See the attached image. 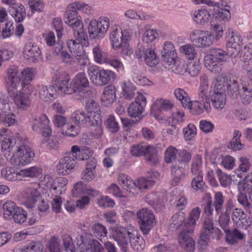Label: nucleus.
<instances>
[{
    "label": "nucleus",
    "mask_w": 252,
    "mask_h": 252,
    "mask_svg": "<svg viewBox=\"0 0 252 252\" xmlns=\"http://www.w3.org/2000/svg\"><path fill=\"white\" fill-rule=\"evenodd\" d=\"M209 78L203 74L200 77V85L198 91V100L193 101L192 109L196 113H209L211 110L210 102L208 98Z\"/></svg>",
    "instance_id": "1"
},
{
    "label": "nucleus",
    "mask_w": 252,
    "mask_h": 252,
    "mask_svg": "<svg viewBox=\"0 0 252 252\" xmlns=\"http://www.w3.org/2000/svg\"><path fill=\"white\" fill-rule=\"evenodd\" d=\"M221 236V231L215 226L212 218L205 217L198 241L199 249L204 250L208 245L211 237L219 240Z\"/></svg>",
    "instance_id": "2"
},
{
    "label": "nucleus",
    "mask_w": 252,
    "mask_h": 252,
    "mask_svg": "<svg viewBox=\"0 0 252 252\" xmlns=\"http://www.w3.org/2000/svg\"><path fill=\"white\" fill-rule=\"evenodd\" d=\"M84 34L86 35L84 38H82L76 36H74L75 39H70L67 42V47L74 56L79 63L82 66L87 65L88 63V57L86 55L84 46L89 45L88 37L86 32H84Z\"/></svg>",
    "instance_id": "3"
},
{
    "label": "nucleus",
    "mask_w": 252,
    "mask_h": 252,
    "mask_svg": "<svg viewBox=\"0 0 252 252\" xmlns=\"http://www.w3.org/2000/svg\"><path fill=\"white\" fill-rule=\"evenodd\" d=\"M227 56V51L220 48H212L210 50L209 54L204 57L205 65L212 73H221L222 69L220 63L226 62Z\"/></svg>",
    "instance_id": "4"
},
{
    "label": "nucleus",
    "mask_w": 252,
    "mask_h": 252,
    "mask_svg": "<svg viewBox=\"0 0 252 252\" xmlns=\"http://www.w3.org/2000/svg\"><path fill=\"white\" fill-rule=\"evenodd\" d=\"M226 210L231 213L232 220L238 228L246 230L251 225V218L242 209L236 208L234 201L231 199L226 201Z\"/></svg>",
    "instance_id": "5"
},
{
    "label": "nucleus",
    "mask_w": 252,
    "mask_h": 252,
    "mask_svg": "<svg viewBox=\"0 0 252 252\" xmlns=\"http://www.w3.org/2000/svg\"><path fill=\"white\" fill-rule=\"evenodd\" d=\"M35 157L32 148L29 145H20L11 158V163L14 166H25L31 162Z\"/></svg>",
    "instance_id": "6"
},
{
    "label": "nucleus",
    "mask_w": 252,
    "mask_h": 252,
    "mask_svg": "<svg viewBox=\"0 0 252 252\" xmlns=\"http://www.w3.org/2000/svg\"><path fill=\"white\" fill-rule=\"evenodd\" d=\"M64 22L71 27L73 31L74 36L84 38L83 25L82 23L81 17L79 15L78 11L75 9L69 8L68 6L64 14Z\"/></svg>",
    "instance_id": "7"
},
{
    "label": "nucleus",
    "mask_w": 252,
    "mask_h": 252,
    "mask_svg": "<svg viewBox=\"0 0 252 252\" xmlns=\"http://www.w3.org/2000/svg\"><path fill=\"white\" fill-rule=\"evenodd\" d=\"M208 98L209 100L210 98L212 105L215 109L224 108L226 101L225 89L220 82L217 81L210 87Z\"/></svg>",
    "instance_id": "8"
},
{
    "label": "nucleus",
    "mask_w": 252,
    "mask_h": 252,
    "mask_svg": "<svg viewBox=\"0 0 252 252\" xmlns=\"http://www.w3.org/2000/svg\"><path fill=\"white\" fill-rule=\"evenodd\" d=\"M174 104L169 100L159 99H157L151 106V113L158 120H166L170 123V118L164 114V112L171 114Z\"/></svg>",
    "instance_id": "9"
},
{
    "label": "nucleus",
    "mask_w": 252,
    "mask_h": 252,
    "mask_svg": "<svg viewBox=\"0 0 252 252\" xmlns=\"http://www.w3.org/2000/svg\"><path fill=\"white\" fill-rule=\"evenodd\" d=\"M53 84L57 88L59 93L65 94L76 93L73 80L65 72H60L55 74L52 80Z\"/></svg>",
    "instance_id": "10"
},
{
    "label": "nucleus",
    "mask_w": 252,
    "mask_h": 252,
    "mask_svg": "<svg viewBox=\"0 0 252 252\" xmlns=\"http://www.w3.org/2000/svg\"><path fill=\"white\" fill-rule=\"evenodd\" d=\"M226 47L227 54L231 58L237 57L243 45V39L240 34L231 29L226 32Z\"/></svg>",
    "instance_id": "11"
},
{
    "label": "nucleus",
    "mask_w": 252,
    "mask_h": 252,
    "mask_svg": "<svg viewBox=\"0 0 252 252\" xmlns=\"http://www.w3.org/2000/svg\"><path fill=\"white\" fill-rule=\"evenodd\" d=\"M111 235L113 239L121 247L122 251L126 252L128 249V240L131 239L132 237L137 235V231L135 230L129 231L123 227H115L112 230Z\"/></svg>",
    "instance_id": "12"
},
{
    "label": "nucleus",
    "mask_w": 252,
    "mask_h": 252,
    "mask_svg": "<svg viewBox=\"0 0 252 252\" xmlns=\"http://www.w3.org/2000/svg\"><path fill=\"white\" fill-rule=\"evenodd\" d=\"M109 26V20L106 17H101L98 21L92 20L88 28L90 38L95 39L103 37Z\"/></svg>",
    "instance_id": "13"
},
{
    "label": "nucleus",
    "mask_w": 252,
    "mask_h": 252,
    "mask_svg": "<svg viewBox=\"0 0 252 252\" xmlns=\"http://www.w3.org/2000/svg\"><path fill=\"white\" fill-rule=\"evenodd\" d=\"M22 91L17 92L10 96L17 107L23 110H27L30 106L31 101L29 97L30 92L32 91L33 87L31 85L22 83Z\"/></svg>",
    "instance_id": "14"
},
{
    "label": "nucleus",
    "mask_w": 252,
    "mask_h": 252,
    "mask_svg": "<svg viewBox=\"0 0 252 252\" xmlns=\"http://www.w3.org/2000/svg\"><path fill=\"white\" fill-rule=\"evenodd\" d=\"M76 93L81 97H88L91 92L89 90V82L84 72L77 73L72 79Z\"/></svg>",
    "instance_id": "15"
},
{
    "label": "nucleus",
    "mask_w": 252,
    "mask_h": 252,
    "mask_svg": "<svg viewBox=\"0 0 252 252\" xmlns=\"http://www.w3.org/2000/svg\"><path fill=\"white\" fill-rule=\"evenodd\" d=\"M85 108L90 122L93 126H95L101 124L100 108L98 103L94 99L87 100L85 104Z\"/></svg>",
    "instance_id": "16"
},
{
    "label": "nucleus",
    "mask_w": 252,
    "mask_h": 252,
    "mask_svg": "<svg viewBox=\"0 0 252 252\" xmlns=\"http://www.w3.org/2000/svg\"><path fill=\"white\" fill-rule=\"evenodd\" d=\"M190 38L196 46L200 48L207 47L213 43L214 37L208 32L195 31L191 32Z\"/></svg>",
    "instance_id": "17"
},
{
    "label": "nucleus",
    "mask_w": 252,
    "mask_h": 252,
    "mask_svg": "<svg viewBox=\"0 0 252 252\" xmlns=\"http://www.w3.org/2000/svg\"><path fill=\"white\" fill-rule=\"evenodd\" d=\"M23 55L26 60L35 62L41 59L42 52L36 43L30 41L25 44L23 48Z\"/></svg>",
    "instance_id": "18"
},
{
    "label": "nucleus",
    "mask_w": 252,
    "mask_h": 252,
    "mask_svg": "<svg viewBox=\"0 0 252 252\" xmlns=\"http://www.w3.org/2000/svg\"><path fill=\"white\" fill-rule=\"evenodd\" d=\"M118 181L124 189L133 195L138 193L137 190H141L140 179H138L137 183L133 181L130 177L124 174H120Z\"/></svg>",
    "instance_id": "19"
},
{
    "label": "nucleus",
    "mask_w": 252,
    "mask_h": 252,
    "mask_svg": "<svg viewBox=\"0 0 252 252\" xmlns=\"http://www.w3.org/2000/svg\"><path fill=\"white\" fill-rule=\"evenodd\" d=\"M22 196L23 203L28 208H32L36 202L40 199V193L36 189L28 187L23 190Z\"/></svg>",
    "instance_id": "20"
},
{
    "label": "nucleus",
    "mask_w": 252,
    "mask_h": 252,
    "mask_svg": "<svg viewBox=\"0 0 252 252\" xmlns=\"http://www.w3.org/2000/svg\"><path fill=\"white\" fill-rule=\"evenodd\" d=\"M76 161L73 157L65 156L62 158L57 166V171L59 174L65 175L68 174L74 169Z\"/></svg>",
    "instance_id": "21"
},
{
    "label": "nucleus",
    "mask_w": 252,
    "mask_h": 252,
    "mask_svg": "<svg viewBox=\"0 0 252 252\" xmlns=\"http://www.w3.org/2000/svg\"><path fill=\"white\" fill-rule=\"evenodd\" d=\"M180 233L179 236V242L186 251L192 252L194 249L195 242L190 234L192 232H189V227H185Z\"/></svg>",
    "instance_id": "22"
},
{
    "label": "nucleus",
    "mask_w": 252,
    "mask_h": 252,
    "mask_svg": "<svg viewBox=\"0 0 252 252\" xmlns=\"http://www.w3.org/2000/svg\"><path fill=\"white\" fill-rule=\"evenodd\" d=\"M80 240L82 243L80 244L81 247L85 252H103V246L95 239L84 240L82 236H80Z\"/></svg>",
    "instance_id": "23"
},
{
    "label": "nucleus",
    "mask_w": 252,
    "mask_h": 252,
    "mask_svg": "<svg viewBox=\"0 0 252 252\" xmlns=\"http://www.w3.org/2000/svg\"><path fill=\"white\" fill-rule=\"evenodd\" d=\"M0 142L2 150L9 152L10 148L15 145L16 140L8 129H4L0 131Z\"/></svg>",
    "instance_id": "24"
},
{
    "label": "nucleus",
    "mask_w": 252,
    "mask_h": 252,
    "mask_svg": "<svg viewBox=\"0 0 252 252\" xmlns=\"http://www.w3.org/2000/svg\"><path fill=\"white\" fill-rule=\"evenodd\" d=\"M137 94L138 95L135 98V101L128 107L127 112L131 118H137L140 121L142 119V94L139 92H137Z\"/></svg>",
    "instance_id": "25"
},
{
    "label": "nucleus",
    "mask_w": 252,
    "mask_h": 252,
    "mask_svg": "<svg viewBox=\"0 0 252 252\" xmlns=\"http://www.w3.org/2000/svg\"><path fill=\"white\" fill-rule=\"evenodd\" d=\"M242 89L240 94L242 102L244 104H249L252 101V85L249 83L247 78L241 80Z\"/></svg>",
    "instance_id": "26"
},
{
    "label": "nucleus",
    "mask_w": 252,
    "mask_h": 252,
    "mask_svg": "<svg viewBox=\"0 0 252 252\" xmlns=\"http://www.w3.org/2000/svg\"><path fill=\"white\" fill-rule=\"evenodd\" d=\"M143 155L149 164L156 165L159 162L157 148L153 145H148L143 149Z\"/></svg>",
    "instance_id": "27"
},
{
    "label": "nucleus",
    "mask_w": 252,
    "mask_h": 252,
    "mask_svg": "<svg viewBox=\"0 0 252 252\" xmlns=\"http://www.w3.org/2000/svg\"><path fill=\"white\" fill-rule=\"evenodd\" d=\"M71 154L73 158L77 160H87L93 154V151L90 148L85 147L81 148L77 145H74L71 147Z\"/></svg>",
    "instance_id": "28"
},
{
    "label": "nucleus",
    "mask_w": 252,
    "mask_h": 252,
    "mask_svg": "<svg viewBox=\"0 0 252 252\" xmlns=\"http://www.w3.org/2000/svg\"><path fill=\"white\" fill-rule=\"evenodd\" d=\"M116 92V89L114 85H109L104 88L101 97V101L104 105L108 106L115 101Z\"/></svg>",
    "instance_id": "29"
},
{
    "label": "nucleus",
    "mask_w": 252,
    "mask_h": 252,
    "mask_svg": "<svg viewBox=\"0 0 252 252\" xmlns=\"http://www.w3.org/2000/svg\"><path fill=\"white\" fill-rule=\"evenodd\" d=\"M174 95L177 99H178L182 103L184 107H188L190 109V111L193 114L198 115L201 113H196L193 111L192 108L193 101L191 102L189 98L188 94L182 89L177 88L174 91Z\"/></svg>",
    "instance_id": "30"
},
{
    "label": "nucleus",
    "mask_w": 252,
    "mask_h": 252,
    "mask_svg": "<svg viewBox=\"0 0 252 252\" xmlns=\"http://www.w3.org/2000/svg\"><path fill=\"white\" fill-rule=\"evenodd\" d=\"M201 213V209L196 207L192 209L189 213L188 221L185 223V227H189V232H193L194 226L196 224V221L200 218Z\"/></svg>",
    "instance_id": "31"
},
{
    "label": "nucleus",
    "mask_w": 252,
    "mask_h": 252,
    "mask_svg": "<svg viewBox=\"0 0 252 252\" xmlns=\"http://www.w3.org/2000/svg\"><path fill=\"white\" fill-rule=\"evenodd\" d=\"M146 47H147V49L145 50L144 53L145 63L151 67H154L158 63V59L151 44L146 46L143 45V48L145 49Z\"/></svg>",
    "instance_id": "32"
},
{
    "label": "nucleus",
    "mask_w": 252,
    "mask_h": 252,
    "mask_svg": "<svg viewBox=\"0 0 252 252\" xmlns=\"http://www.w3.org/2000/svg\"><path fill=\"white\" fill-rule=\"evenodd\" d=\"M155 220V216L151 211L143 208V233L148 234Z\"/></svg>",
    "instance_id": "33"
},
{
    "label": "nucleus",
    "mask_w": 252,
    "mask_h": 252,
    "mask_svg": "<svg viewBox=\"0 0 252 252\" xmlns=\"http://www.w3.org/2000/svg\"><path fill=\"white\" fill-rule=\"evenodd\" d=\"M8 12L17 23L22 22L26 17L25 7L21 3L9 8Z\"/></svg>",
    "instance_id": "34"
},
{
    "label": "nucleus",
    "mask_w": 252,
    "mask_h": 252,
    "mask_svg": "<svg viewBox=\"0 0 252 252\" xmlns=\"http://www.w3.org/2000/svg\"><path fill=\"white\" fill-rule=\"evenodd\" d=\"M125 39H128L124 36L123 33L119 29L116 28L112 30L110 35V40L114 49L117 50Z\"/></svg>",
    "instance_id": "35"
},
{
    "label": "nucleus",
    "mask_w": 252,
    "mask_h": 252,
    "mask_svg": "<svg viewBox=\"0 0 252 252\" xmlns=\"http://www.w3.org/2000/svg\"><path fill=\"white\" fill-rule=\"evenodd\" d=\"M68 8L75 9L84 17L91 14L93 11L92 6L81 1H75L68 4Z\"/></svg>",
    "instance_id": "36"
},
{
    "label": "nucleus",
    "mask_w": 252,
    "mask_h": 252,
    "mask_svg": "<svg viewBox=\"0 0 252 252\" xmlns=\"http://www.w3.org/2000/svg\"><path fill=\"white\" fill-rule=\"evenodd\" d=\"M121 86L122 89L123 97L130 100L135 95V87L129 81H124L121 83Z\"/></svg>",
    "instance_id": "37"
},
{
    "label": "nucleus",
    "mask_w": 252,
    "mask_h": 252,
    "mask_svg": "<svg viewBox=\"0 0 252 252\" xmlns=\"http://www.w3.org/2000/svg\"><path fill=\"white\" fill-rule=\"evenodd\" d=\"M57 90L53 85L49 87L42 86L39 92V96L41 99L44 101H48L54 98L56 95Z\"/></svg>",
    "instance_id": "38"
},
{
    "label": "nucleus",
    "mask_w": 252,
    "mask_h": 252,
    "mask_svg": "<svg viewBox=\"0 0 252 252\" xmlns=\"http://www.w3.org/2000/svg\"><path fill=\"white\" fill-rule=\"evenodd\" d=\"M184 166L181 164L174 165L171 168V173L173 178L171 181V185L175 186L184 177Z\"/></svg>",
    "instance_id": "39"
},
{
    "label": "nucleus",
    "mask_w": 252,
    "mask_h": 252,
    "mask_svg": "<svg viewBox=\"0 0 252 252\" xmlns=\"http://www.w3.org/2000/svg\"><path fill=\"white\" fill-rule=\"evenodd\" d=\"M225 211L220 213L219 217V223L222 229L226 233H231L229 229L230 215V212L226 210V203L225 204Z\"/></svg>",
    "instance_id": "40"
},
{
    "label": "nucleus",
    "mask_w": 252,
    "mask_h": 252,
    "mask_svg": "<svg viewBox=\"0 0 252 252\" xmlns=\"http://www.w3.org/2000/svg\"><path fill=\"white\" fill-rule=\"evenodd\" d=\"M210 18V14L205 9H199L195 11L193 16L194 21L199 24L208 23Z\"/></svg>",
    "instance_id": "41"
},
{
    "label": "nucleus",
    "mask_w": 252,
    "mask_h": 252,
    "mask_svg": "<svg viewBox=\"0 0 252 252\" xmlns=\"http://www.w3.org/2000/svg\"><path fill=\"white\" fill-rule=\"evenodd\" d=\"M32 129L36 132H40L46 124H49V120L44 114L35 116L32 122Z\"/></svg>",
    "instance_id": "42"
},
{
    "label": "nucleus",
    "mask_w": 252,
    "mask_h": 252,
    "mask_svg": "<svg viewBox=\"0 0 252 252\" xmlns=\"http://www.w3.org/2000/svg\"><path fill=\"white\" fill-rule=\"evenodd\" d=\"M92 53L94 61L99 63H103L107 61L108 56L99 45H96L92 49Z\"/></svg>",
    "instance_id": "43"
},
{
    "label": "nucleus",
    "mask_w": 252,
    "mask_h": 252,
    "mask_svg": "<svg viewBox=\"0 0 252 252\" xmlns=\"http://www.w3.org/2000/svg\"><path fill=\"white\" fill-rule=\"evenodd\" d=\"M88 115H86L85 113L83 111L77 110L75 111L71 115V118L74 122L78 125H84L88 124L92 126V123L90 122Z\"/></svg>",
    "instance_id": "44"
},
{
    "label": "nucleus",
    "mask_w": 252,
    "mask_h": 252,
    "mask_svg": "<svg viewBox=\"0 0 252 252\" xmlns=\"http://www.w3.org/2000/svg\"><path fill=\"white\" fill-rule=\"evenodd\" d=\"M67 181L64 178H58L55 179L51 185V189L54 191L53 193L60 194L65 190V186Z\"/></svg>",
    "instance_id": "45"
},
{
    "label": "nucleus",
    "mask_w": 252,
    "mask_h": 252,
    "mask_svg": "<svg viewBox=\"0 0 252 252\" xmlns=\"http://www.w3.org/2000/svg\"><path fill=\"white\" fill-rule=\"evenodd\" d=\"M185 214L183 212H178L175 214L171 219L170 227L172 229L176 230L180 226L183 225L185 226Z\"/></svg>",
    "instance_id": "46"
},
{
    "label": "nucleus",
    "mask_w": 252,
    "mask_h": 252,
    "mask_svg": "<svg viewBox=\"0 0 252 252\" xmlns=\"http://www.w3.org/2000/svg\"><path fill=\"white\" fill-rule=\"evenodd\" d=\"M18 207L13 201L9 200L5 202L2 206L3 218L5 220L11 219L12 215Z\"/></svg>",
    "instance_id": "47"
},
{
    "label": "nucleus",
    "mask_w": 252,
    "mask_h": 252,
    "mask_svg": "<svg viewBox=\"0 0 252 252\" xmlns=\"http://www.w3.org/2000/svg\"><path fill=\"white\" fill-rule=\"evenodd\" d=\"M42 172L41 168L32 166L20 170L19 175L25 177L34 178L39 176Z\"/></svg>",
    "instance_id": "48"
},
{
    "label": "nucleus",
    "mask_w": 252,
    "mask_h": 252,
    "mask_svg": "<svg viewBox=\"0 0 252 252\" xmlns=\"http://www.w3.org/2000/svg\"><path fill=\"white\" fill-rule=\"evenodd\" d=\"M145 32L143 34V42L149 45V43L153 42L158 36L157 32L153 29L145 26Z\"/></svg>",
    "instance_id": "49"
},
{
    "label": "nucleus",
    "mask_w": 252,
    "mask_h": 252,
    "mask_svg": "<svg viewBox=\"0 0 252 252\" xmlns=\"http://www.w3.org/2000/svg\"><path fill=\"white\" fill-rule=\"evenodd\" d=\"M88 73L92 82L97 86H101L99 82L100 73L99 68L96 65H92L88 68Z\"/></svg>",
    "instance_id": "50"
},
{
    "label": "nucleus",
    "mask_w": 252,
    "mask_h": 252,
    "mask_svg": "<svg viewBox=\"0 0 252 252\" xmlns=\"http://www.w3.org/2000/svg\"><path fill=\"white\" fill-rule=\"evenodd\" d=\"M20 82V78L5 79L6 88L9 96H12V95L15 94L18 92Z\"/></svg>",
    "instance_id": "51"
},
{
    "label": "nucleus",
    "mask_w": 252,
    "mask_h": 252,
    "mask_svg": "<svg viewBox=\"0 0 252 252\" xmlns=\"http://www.w3.org/2000/svg\"><path fill=\"white\" fill-rule=\"evenodd\" d=\"M191 187L192 189L195 191L199 192H203L205 191L206 186L203 180V175L192 176Z\"/></svg>",
    "instance_id": "52"
},
{
    "label": "nucleus",
    "mask_w": 252,
    "mask_h": 252,
    "mask_svg": "<svg viewBox=\"0 0 252 252\" xmlns=\"http://www.w3.org/2000/svg\"><path fill=\"white\" fill-rule=\"evenodd\" d=\"M100 78L99 82L101 86H104L109 82L114 81L116 79V74L110 70L101 69L99 70Z\"/></svg>",
    "instance_id": "53"
},
{
    "label": "nucleus",
    "mask_w": 252,
    "mask_h": 252,
    "mask_svg": "<svg viewBox=\"0 0 252 252\" xmlns=\"http://www.w3.org/2000/svg\"><path fill=\"white\" fill-rule=\"evenodd\" d=\"M224 202V196L221 192L218 191L215 193L213 205L215 211L217 214L222 213L224 211L223 204Z\"/></svg>",
    "instance_id": "54"
},
{
    "label": "nucleus",
    "mask_w": 252,
    "mask_h": 252,
    "mask_svg": "<svg viewBox=\"0 0 252 252\" xmlns=\"http://www.w3.org/2000/svg\"><path fill=\"white\" fill-rule=\"evenodd\" d=\"M46 248L50 252H62L59 237L52 236L47 241Z\"/></svg>",
    "instance_id": "55"
},
{
    "label": "nucleus",
    "mask_w": 252,
    "mask_h": 252,
    "mask_svg": "<svg viewBox=\"0 0 252 252\" xmlns=\"http://www.w3.org/2000/svg\"><path fill=\"white\" fill-rule=\"evenodd\" d=\"M241 136V133L239 131H235L233 137L231 140L228 148L234 150H240L243 149L244 145L240 141V139Z\"/></svg>",
    "instance_id": "56"
},
{
    "label": "nucleus",
    "mask_w": 252,
    "mask_h": 252,
    "mask_svg": "<svg viewBox=\"0 0 252 252\" xmlns=\"http://www.w3.org/2000/svg\"><path fill=\"white\" fill-rule=\"evenodd\" d=\"M192 176L202 175V158L197 156L193 160L191 167Z\"/></svg>",
    "instance_id": "57"
},
{
    "label": "nucleus",
    "mask_w": 252,
    "mask_h": 252,
    "mask_svg": "<svg viewBox=\"0 0 252 252\" xmlns=\"http://www.w3.org/2000/svg\"><path fill=\"white\" fill-rule=\"evenodd\" d=\"M168 69H171L175 73L183 75L187 72V63L184 60H178L171 67H168Z\"/></svg>",
    "instance_id": "58"
},
{
    "label": "nucleus",
    "mask_w": 252,
    "mask_h": 252,
    "mask_svg": "<svg viewBox=\"0 0 252 252\" xmlns=\"http://www.w3.org/2000/svg\"><path fill=\"white\" fill-rule=\"evenodd\" d=\"M12 218L15 223L22 224L26 222L27 219V212L20 207H18L12 215Z\"/></svg>",
    "instance_id": "59"
},
{
    "label": "nucleus",
    "mask_w": 252,
    "mask_h": 252,
    "mask_svg": "<svg viewBox=\"0 0 252 252\" xmlns=\"http://www.w3.org/2000/svg\"><path fill=\"white\" fill-rule=\"evenodd\" d=\"M1 175L2 178L8 181H14L18 179L19 172L10 167H6L1 170Z\"/></svg>",
    "instance_id": "60"
},
{
    "label": "nucleus",
    "mask_w": 252,
    "mask_h": 252,
    "mask_svg": "<svg viewBox=\"0 0 252 252\" xmlns=\"http://www.w3.org/2000/svg\"><path fill=\"white\" fill-rule=\"evenodd\" d=\"M42 245L38 241H32L22 250V252H41Z\"/></svg>",
    "instance_id": "61"
},
{
    "label": "nucleus",
    "mask_w": 252,
    "mask_h": 252,
    "mask_svg": "<svg viewBox=\"0 0 252 252\" xmlns=\"http://www.w3.org/2000/svg\"><path fill=\"white\" fill-rule=\"evenodd\" d=\"M228 95L232 98L238 97L239 93V87L238 82L235 79L230 80L229 83L227 86Z\"/></svg>",
    "instance_id": "62"
},
{
    "label": "nucleus",
    "mask_w": 252,
    "mask_h": 252,
    "mask_svg": "<svg viewBox=\"0 0 252 252\" xmlns=\"http://www.w3.org/2000/svg\"><path fill=\"white\" fill-rule=\"evenodd\" d=\"M199 61H191L187 63V72L191 76L197 75L200 70Z\"/></svg>",
    "instance_id": "63"
},
{
    "label": "nucleus",
    "mask_w": 252,
    "mask_h": 252,
    "mask_svg": "<svg viewBox=\"0 0 252 252\" xmlns=\"http://www.w3.org/2000/svg\"><path fill=\"white\" fill-rule=\"evenodd\" d=\"M239 164L237 169L238 172L247 173L250 170L252 165L248 158L242 157L239 159Z\"/></svg>",
    "instance_id": "64"
}]
</instances>
